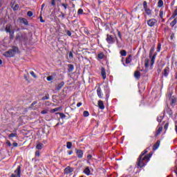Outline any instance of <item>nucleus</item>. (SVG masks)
<instances>
[{"label":"nucleus","mask_w":177,"mask_h":177,"mask_svg":"<svg viewBox=\"0 0 177 177\" xmlns=\"http://www.w3.org/2000/svg\"><path fill=\"white\" fill-rule=\"evenodd\" d=\"M152 156L153 152H149V154L146 155H140L137 160V168H143V167H146Z\"/></svg>","instance_id":"f257e3e1"},{"label":"nucleus","mask_w":177,"mask_h":177,"mask_svg":"<svg viewBox=\"0 0 177 177\" xmlns=\"http://www.w3.org/2000/svg\"><path fill=\"white\" fill-rule=\"evenodd\" d=\"M16 53H19V48L14 46L12 49L6 51L3 55L5 57H14Z\"/></svg>","instance_id":"f03ea898"},{"label":"nucleus","mask_w":177,"mask_h":177,"mask_svg":"<svg viewBox=\"0 0 177 177\" xmlns=\"http://www.w3.org/2000/svg\"><path fill=\"white\" fill-rule=\"evenodd\" d=\"M115 39H117L116 35L114 36L113 35L109 34L106 35V41L107 44H109V45H113V44H115Z\"/></svg>","instance_id":"7ed1b4c3"},{"label":"nucleus","mask_w":177,"mask_h":177,"mask_svg":"<svg viewBox=\"0 0 177 177\" xmlns=\"http://www.w3.org/2000/svg\"><path fill=\"white\" fill-rule=\"evenodd\" d=\"M21 165L17 166L15 170L14 174H11V177H21Z\"/></svg>","instance_id":"20e7f679"},{"label":"nucleus","mask_w":177,"mask_h":177,"mask_svg":"<svg viewBox=\"0 0 177 177\" xmlns=\"http://www.w3.org/2000/svg\"><path fill=\"white\" fill-rule=\"evenodd\" d=\"M10 28H12V25H10V24H7L6 32H9L10 39H13V38H15V30H11Z\"/></svg>","instance_id":"39448f33"},{"label":"nucleus","mask_w":177,"mask_h":177,"mask_svg":"<svg viewBox=\"0 0 177 177\" xmlns=\"http://www.w3.org/2000/svg\"><path fill=\"white\" fill-rule=\"evenodd\" d=\"M16 41H19V42H26L27 41V37L23 35L21 32H18L16 35Z\"/></svg>","instance_id":"423d86ee"},{"label":"nucleus","mask_w":177,"mask_h":177,"mask_svg":"<svg viewBox=\"0 0 177 177\" xmlns=\"http://www.w3.org/2000/svg\"><path fill=\"white\" fill-rule=\"evenodd\" d=\"M165 113H167L169 117H172V115H174V111H172V109L169 107V106H168V104H167L165 107L164 114H165Z\"/></svg>","instance_id":"0eeeda50"},{"label":"nucleus","mask_w":177,"mask_h":177,"mask_svg":"<svg viewBox=\"0 0 177 177\" xmlns=\"http://www.w3.org/2000/svg\"><path fill=\"white\" fill-rule=\"evenodd\" d=\"M143 6H144V9L145 12L147 13V15H151V10L150 8H147V1H145L143 2Z\"/></svg>","instance_id":"6e6552de"},{"label":"nucleus","mask_w":177,"mask_h":177,"mask_svg":"<svg viewBox=\"0 0 177 177\" xmlns=\"http://www.w3.org/2000/svg\"><path fill=\"white\" fill-rule=\"evenodd\" d=\"M64 172L66 175H68V174H71V172H74V168H73L70 166H68L64 169Z\"/></svg>","instance_id":"1a4fd4ad"},{"label":"nucleus","mask_w":177,"mask_h":177,"mask_svg":"<svg viewBox=\"0 0 177 177\" xmlns=\"http://www.w3.org/2000/svg\"><path fill=\"white\" fill-rule=\"evenodd\" d=\"M75 153L78 158H82V157H84V151L75 149Z\"/></svg>","instance_id":"9d476101"},{"label":"nucleus","mask_w":177,"mask_h":177,"mask_svg":"<svg viewBox=\"0 0 177 177\" xmlns=\"http://www.w3.org/2000/svg\"><path fill=\"white\" fill-rule=\"evenodd\" d=\"M97 95L100 99H103V93L100 87H97Z\"/></svg>","instance_id":"9b49d317"},{"label":"nucleus","mask_w":177,"mask_h":177,"mask_svg":"<svg viewBox=\"0 0 177 177\" xmlns=\"http://www.w3.org/2000/svg\"><path fill=\"white\" fill-rule=\"evenodd\" d=\"M169 75V66H167L163 72H162V75H164V77H167V75Z\"/></svg>","instance_id":"f8f14e48"},{"label":"nucleus","mask_w":177,"mask_h":177,"mask_svg":"<svg viewBox=\"0 0 177 177\" xmlns=\"http://www.w3.org/2000/svg\"><path fill=\"white\" fill-rule=\"evenodd\" d=\"M63 86H64V82H61L57 86H55V91H60Z\"/></svg>","instance_id":"ddd939ff"},{"label":"nucleus","mask_w":177,"mask_h":177,"mask_svg":"<svg viewBox=\"0 0 177 177\" xmlns=\"http://www.w3.org/2000/svg\"><path fill=\"white\" fill-rule=\"evenodd\" d=\"M98 107L100 110H104V103L102 100H98Z\"/></svg>","instance_id":"4468645a"},{"label":"nucleus","mask_w":177,"mask_h":177,"mask_svg":"<svg viewBox=\"0 0 177 177\" xmlns=\"http://www.w3.org/2000/svg\"><path fill=\"white\" fill-rule=\"evenodd\" d=\"M161 142L160 140H158L153 146V150L156 151L157 150V149H158V147H160V145Z\"/></svg>","instance_id":"2eb2a0df"},{"label":"nucleus","mask_w":177,"mask_h":177,"mask_svg":"<svg viewBox=\"0 0 177 177\" xmlns=\"http://www.w3.org/2000/svg\"><path fill=\"white\" fill-rule=\"evenodd\" d=\"M101 75L103 80H106V68H104V67L101 68Z\"/></svg>","instance_id":"dca6fc26"},{"label":"nucleus","mask_w":177,"mask_h":177,"mask_svg":"<svg viewBox=\"0 0 177 177\" xmlns=\"http://www.w3.org/2000/svg\"><path fill=\"white\" fill-rule=\"evenodd\" d=\"M157 57V53H154L152 57H151V66H153L156 62V57Z\"/></svg>","instance_id":"f3484780"},{"label":"nucleus","mask_w":177,"mask_h":177,"mask_svg":"<svg viewBox=\"0 0 177 177\" xmlns=\"http://www.w3.org/2000/svg\"><path fill=\"white\" fill-rule=\"evenodd\" d=\"M55 77H56V73H53L51 75L47 77L46 80L47 81L50 82V81H53Z\"/></svg>","instance_id":"a211bd4d"},{"label":"nucleus","mask_w":177,"mask_h":177,"mask_svg":"<svg viewBox=\"0 0 177 177\" xmlns=\"http://www.w3.org/2000/svg\"><path fill=\"white\" fill-rule=\"evenodd\" d=\"M132 62V55H129L127 58H126V64H129Z\"/></svg>","instance_id":"6ab92c4d"},{"label":"nucleus","mask_w":177,"mask_h":177,"mask_svg":"<svg viewBox=\"0 0 177 177\" xmlns=\"http://www.w3.org/2000/svg\"><path fill=\"white\" fill-rule=\"evenodd\" d=\"M134 77L136 80H140V72L139 71H135Z\"/></svg>","instance_id":"aec40b11"},{"label":"nucleus","mask_w":177,"mask_h":177,"mask_svg":"<svg viewBox=\"0 0 177 177\" xmlns=\"http://www.w3.org/2000/svg\"><path fill=\"white\" fill-rule=\"evenodd\" d=\"M68 73H73V71H74V65L68 64Z\"/></svg>","instance_id":"412c9836"},{"label":"nucleus","mask_w":177,"mask_h":177,"mask_svg":"<svg viewBox=\"0 0 177 177\" xmlns=\"http://www.w3.org/2000/svg\"><path fill=\"white\" fill-rule=\"evenodd\" d=\"M106 101L109 102V97H110V90L106 89L105 91Z\"/></svg>","instance_id":"4be33fe9"},{"label":"nucleus","mask_w":177,"mask_h":177,"mask_svg":"<svg viewBox=\"0 0 177 177\" xmlns=\"http://www.w3.org/2000/svg\"><path fill=\"white\" fill-rule=\"evenodd\" d=\"M84 174H85V175H87L88 176L91 175V169H89V167H87L84 169Z\"/></svg>","instance_id":"5701e85b"},{"label":"nucleus","mask_w":177,"mask_h":177,"mask_svg":"<svg viewBox=\"0 0 177 177\" xmlns=\"http://www.w3.org/2000/svg\"><path fill=\"white\" fill-rule=\"evenodd\" d=\"M11 8H12V9L14 10V11H15L16 12V10H19V4H12V6H11Z\"/></svg>","instance_id":"b1692460"},{"label":"nucleus","mask_w":177,"mask_h":177,"mask_svg":"<svg viewBox=\"0 0 177 177\" xmlns=\"http://www.w3.org/2000/svg\"><path fill=\"white\" fill-rule=\"evenodd\" d=\"M149 150H150V147H147V149H145L143 151L141 152V153L140 155L146 156V154H147V153H149Z\"/></svg>","instance_id":"393cba45"},{"label":"nucleus","mask_w":177,"mask_h":177,"mask_svg":"<svg viewBox=\"0 0 177 177\" xmlns=\"http://www.w3.org/2000/svg\"><path fill=\"white\" fill-rule=\"evenodd\" d=\"M176 102H177L176 97H175V96H172L171 97V103H170L171 106H174V104H175V103H176Z\"/></svg>","instance_id":"a878e982"},{"label":"nucleus","mask_w":177,"mask_h":177,"mask_svg":"<svg viewBox=\"0 0 177 177\" xmlns=\"http://www.w3.org/2000/svg\"><path fill=\"white\" fill-rule=\"evenodd\" d=\"M60 110H62V107H57L53 109H51L50 111V113H56V111H60Z\"/></svg>","instance_id":"bb28decb"},{"label":"nucleus","mask_w":177,"mask_h":177,"mask_svg":"<svg viewBox=\"0 0 177 177\" xmlns=\"http://www.w3.org/2000/svg\"><path fill=\"white\" fill-rule=\"evenodd\" d=\"M56 115H57L59 114L60 118H62V120H64V118H66V115H64V113H60V112H57L55 113Z\"/></svg>","instance_id":"cd10ccee"},{"label":"nucleus","mask_w":177,"mask_h":177,"mask_svg":"<svg viewBox=\"0 0 177 177\" xmlns=\"http://www.w3.org/2000/svg\"><path fill=\"white\" fill-rule=\"evenodd\" d=\"M43 148H44V144L42 143H39L36 145V149H37V150H42Z\"/></svg>","instance_id":"c85d7f7f"},{"label":"nucleus","mask_w":177,"mask_h":177,"mask_svg":"<svg viewBox=\"0 0 177 177\" xmlns=\"http://www.w3.org/2000/svg\"><path fill=\"white\" fill-rule=\"evenodd\" d=\"M161 132H162V127H159L155 134L156 138H157V136H158V135H160V133H161Z\"/></svg>","instance_id":"c756f323"},{"label":"nucleus","mask_w":177,"mask_h":177,"mask_svg":"<svg viewBox=\"0 0 177 177\" xmlns=\"http://www.w3.org/2000/svg\"><path fill=\"white\" fill-rule=\"evenodd\" d=\"M164 6V1L162 0H159L158 2V8H162Z\"/></svg>","instance_id":"7c9ffc66"},{"label":"nucleus","mask_w":177,"mask_h":177,"mask_svg":"<svg viewBox=\"0 0 177 177\" xmlns=\"http://www.w3.org/2000/svg\"><path fill=\"white\" fill-rule=\"evenodd\" d=\"M159 16H160V19H162V22L165 21V20L164 19H162V17L164 16V12L162 10L160 11Z\"/></svg>","instance_id":"2f4dec72"},{"label":"nucleus","mask_w":177,"mask_h":177,"mask_svg":"<svg viewBox=\"0 0 177 177\" xmlns=\"http://www.w3.org/2000/svg\"><path fill=\"white\" fill-rule=\"evenodd\" d=\"M98 59H100V60H102V59H104V54L103 53H99Z\"/></svg>","instance_id":"473e14b6"},{"label":"nucleus","mask_w":177,"mask_h":177,"mask_svg":"<svg viewBox=\"0 0 177 177\" xmlns=\"http://www.w3.org/2000/svg\"><path fill=\"white\" fill-rule=\"evenodd\" d=\"M17 136V134L16 133H12L9 134L8 138L9 139H12V138H16Z\"/></svg>","instance_id":"72a5a7b5"},{"label":"nucleus","mask_w":177,"mask_h":177,"mask_svg":"<svg viewBox=\"0 0 177 177\" xmlns=\"http://www.w3.org/2000/svg\"><path fill=\"white\" fill-rule=\"evenodd\" d=\"M38 103L37 101H34L30 106V109H32V110H35L34 106Z\"/></svg>","instance_id":"f704fd0d"},{"label":"nucleus","mask_w":177,"mask_h":177,"mask_svg":"<svg viewBox=\"0 0 177 177\" xmlns=\"http://www.w3.org/2000/svg\"><path fill=\"white\" fill-rule=\"evenodd\" d=\"M66 147L68 149H71V147H73V142H66Z\"/></svg>","instance_id":"c9c22d12"},{"label":"nucleus","mask_w":177,"mask_h":177,"mask_svg":"<svg viewBox=\"0 0 177 177\" xmlns=\"http://www.w3.org/2000/svg\"><path fill=\"white\" fill-rule=\"evenodd\" d=\"M177 16V8L174 10L173 15L171 17V19H175Z\"/></svg>","instance_id":"e433bc0d"},{"label":"nucleus","mask_w":177,"mask_h":177,"mask_svg":"<svg viewBox=\"0 0 177 177\" xmlns=\"http://www.w3.org/2000/svg\"><path fill=\"white\" fill-rule=\"evenodd\" d=\"M121 56H127V50H122L120 52Z\"/></svg>","instance_id":"4c0bfd02"},{"label":"nucleus","mask_w":177,"mask_h":177,"mask_svg":"<svg viewBox=\"0 0 177 177\" xmlns=\"http://www.w3.org/2000/svg\"><path fill=\"white\" fill-rule=\"evenodd\" d=\"M170 39H171V41H173V42H175V33H171V34Z\"/></svg>","instance_id":"58836bf2"},{"label":"nucleus","mask_w":177,"mask_h":177,"mask_svg":"<svg viewBox=\"0 0 177 177\" xmlns=\"http://www.w3.org/2000/svg\"><path fill=\"white\" fill-rule=\"evenodd\" d=\"M50 3L51 6H53V8H56V0H51Z\"/></svg>","instance_id":"ea45409f"},{"label":"nucleus","mask_w":177,"mask_h":177,"mask_svg":"<svg viewBox=\"0 0 177 177\" xmlns=\"http://www.w3.org/2000/svg\"><path fill=\"white\" fill-rule=\"evenodd\" d=\"M41 100H49V94H46L45 96L41 97Z\"/></svg>","instance_id":"a19ab883"},{"label":"nucleus","mask_w":177,"mask_h":177,"mask_svg":"<svg viewBox=\"0 0 177 177\" xmlns=\"http://www.w3.org/2000/svg\"><path fill=\"white\" fill-rule=\"evenodd\" d=\"M162 120H164V115L163 116H158L157 118L158 122H161L162 121Z\"/></svg>","instance_id":"79ce46f5"},{"label":"nucleus","mask_w":177,"mask_h":177,"mask_svg":"<svg viewBox=\"0 0 177 177\" xmlns=\"http://www.w3.org/2000/svg\"><path fill=\"white\" fill-rule=\"evenodd\" d=\"M62 6H63V8H64L65 10H67V8H68V4H67L66 3H62Z\"/></svg>","instance_id":"37998d69"},{"label":"nucleus","mask_w":177,"mask_h":177,"mask_svg":"<svg viewBox=\"0 0 177 177\" xmlns=\"http://www.w3.org/2000/svg\"><path fill=\"white\" fill-rule=\"evenodd\" d=\"M150 63V60L149 59H145V68H149V64Z\"/></svg>","instance_id":"c03bdc74"},{"label":"nucleus","mask_w":177,"mask_h":177,"mask_svg":"<svg viewBox=\"0 0 177 177\" xmlns=\"http://www.w3.org/2000/svg\"><path fill=\"white\" fill-rule=\"evenodd\" d=\"M84 117H89V112L88 111H84L83 112Z\"/></svg>","instance_id":"a18cd8bd"},{"label":"nucleus","mask_w":177,"mask_h":177,"mask_svg":"<svg viewBox=\"0 0 177 177\" xmlns=\"http://www.w3.org/2000/svg\"><path fill=\"white\" fill-rule=\"evenodd\" d=\"M20 20V23H28V21H27V19H26L25 18H19Z\"/></svg>","instance_id":"49530a36"},{"label":"nucleus","mask_w":177,"mask_h":177,"mask_svg":"<svg viewBox=\"0 0 177 177\" xmlns=\"http://www.w3.org/2000/svg\"><path fill=\"white\" fill-rule=\"evenodd\" d=\"M84 13V10L82 8H80L78 10H77V15H83Z\"/></svg>","instance_id":"de8ad7c7"},{"label":"nucleus","mask_w":177,"mask_h":177,"mask_svg":"<svg viewBox=\"0 0 177 177\" xmlns=\"http://www.w3.org/2000/svg\"><path fill=\"white\" fill-rule=\"evenodd\" d=\"M48 113H49V110L48 109H44L41 111V114H48Z\"/></svg>","instance_id":"09e8293b"},{"label":"nucleus","mask_w":177,"mask_h":177,"mask_svg":"<svg viewBox=\"0 0 177 177\" xmlns=\"http://www.w3.org/2000/svg\"><path fill=\"white\" fill-rule=\"evenodd\" d=\"M153 52H154V48H151L149 52V57H151L153 56Z\"/></svg>","instance_id":"8fccbe9b"},{"label":"nucleus","mask_w":177,"mask_h":177,"mask_svg":"<svg viewBox=\"0 0 177 177\" xmlns=\"http://www.w3.org/2000/svg\"><path fill=\"white\" fill-rule=\"evenodd\" d=\"M160 50H161V43H158L157 47V52H160Z\"/></svg>","instance_id":"3c124183"},{"label":"nucleus","mask_w":177,"mask_h":177,"mask_svg":"<svg viewBox=\"0 0 177 177\" xmlns=\"http://www.w3.org/2000/svg\"><path fill=\"white\" fill-rule=\"evenodd\" d=\"M30 75H32V77H33V78H37V75H35V73H34V71H30Z\"/></svg>","instance_id":"603ef678"},{"label":"nucleus","mask_w":177,"mask_h":177,"mask_svg":"<svg viewBox=\"0 0 177 177\" xmlns=\"http://www.w3.org/2000/svg\"><path fill=\"white\" fill-rule=\"evenodd\" d=\"M118 31V37H119L120 39H122V35H121V32L120 30Z\"/></svg>","instance_id":"864d4df0"},{"label":"nucleus","mask_w":177,"mask_h":177,"mask_svg":"<svg viewBox=\"0 0 177 177\" xmlns=\"http://www.w3.org/2000/svg\"><path fill=\"white\" fill-rule=\"evenodd\" d=\"M168 127H169V122H167L165 126H164V129H165V131H167V129H168Z\"/></svg>","instance_id":"5fc2aeb1"},{"label":"nucleus","mask_w":177,"mask_h":177,"mask_svg":"<svg viewBox=\"0 0 177 177\" xmlns=\"http://www.w3.org/2000/svg\"><path fill=\"white\" fill-rule=\"evenodd\" d=\"M32 15H33V13H32V11H28V12H27V16H28L29 17H32Z\"/></svg>","instance_id":"6e6d98bb"},{"label":"nucleus","mask_w":177,"mask_h":177,"mask_svg":"<svg viewBox=\"0 0 177 177\" xmlns=\"http://www.w3.org/2000/svg\"><path fill=\"white\" fill-rule=\"evenodd\" d=\"M92 159V155L88 154L87 156V162H89V160Z\"/></svg>","instance_id":"4d7b16f0"},{"label":"nucleus","mask_w":177,"mask_h":177,"mask_svg":"<svg viewBox=\"0 0 177 177\" xmlns=\"http://www.w3.org/2000/svg\"><path fill=\"white\" fill-rule=\"evenodd\" d=\"M74 57V55H73V52H69V59H73Z\"/></svg>","instance_id":"13d9d810"},{"label":"nucleus","mask_w":177,"mask_h":177,"mask_svg":"<svg viewBox=\"0 0 177 177\" xmlns=\"http://www.w3.org/2000/svg\"><path fill=\"white\" fill-rule=\"evenodd\" d=\"M39 156H41V153L39 152V151H35V156L36 157H39Z\"/></svg>","instance_id":"bf43d9fd"},{"label":"nucleus","mask_w":177,"mask_h":177,"mask_svg":"<svg viewBox=\"0 0 177 177\" xmlns=\"http://www.w3.org/2000/svg\"><path fill=\"white\" fill-rule=\"evenodd\" d=\"M66 35H68V37H71V35H72L71 31L66 30Z\"/></svg>","instance_id":"052dcab7"},{"label":"nucleus","mask_w":177,"mask_h":177,"mask_svg":"<svg viewBox=\"0 0 177 177\" xmlns=\"http://www.w3.org/2000/svg\"><path fill=\"white\" fill-rule=\"evenodd\" d=\"M45 104H46V106H50V105L52 104V102H49V101H46V102H45Z\"/></svg>","instance_id":"680f3d73"},{"label":"nucleus","mask_w":177,"mask_h":177,"mask_svg":"<svg viewBox=\"0 0 177 177\" xmlns=\"http://www.w3.org/2000/svg\"><path fill=\"white\" fill-rule=\"evenodd\" d=\"M174 173L176 174V175L177 176V165H176L174 166Z\"/></svg>","instance_id":"e2e57ef3"},{"label":"nucleus","mask_w":177,"mask_h":177,"mask_svg":"<svg viewBox=\"0 0 177 177\" xmlns=\"http://www.w3.org/2000/svg\"><path fill=\"white\" fill-rule=\"evenodd\" d=\"M6 143H7V145H8V146L9 147H10L12 146V143L10 142V141L7 140Z\"/></svg>","instance_id":"0e129e2a"},{"label":"nucleus","mask_w":177,"mask_h":177,"mask_svg":"<svg viewBox=\"0 0 177 177\" xmlns=\"http://www.w3.org/2000/svg\"><path fill=\"white\" fill-rule=\"evenodd\" d=\"M12 146L13 147H17V146H19V144H17V142H13Z\"/></svg>","instance_id":"69168bd1"},{"label":"nucleus","mask_w":177,"mask_h":177,"mask_svg":"<svg viewBox=\"0 0 177 177\" xmlns=\"http://www.w3.org/2000/svg\"><path fill=\"white\" fill-rule=\"evenodd\" d=\"M147 24L149 27H153L154 26V23H148Z\"/></svg>","instance_id":"338daca9"},{"label":"nucleus","mask_w":177,"mask_h":177,"mask_svg":"<svg viewBox=\"0 0 177 177\" xmlns=\"http://www.w3.org/2000/svg\"><path fill=\"white\" fill-rule=\"evenodd\" d=\"M171 23H177V17L175 18L172 21Z\"/></svg>","instance_id":"774afa93"}]
</instances>
